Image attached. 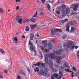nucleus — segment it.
Instances as JSON below:
<instances>
[{"mask_svg": "<svg viewBox=\"0 0 79 79\" xmlns=\"http://www.w3.org/2000/svg\"><path fill=\"white\" fill-rule=\"evenodd\" d=\"M73 42L72 41H69L68 42L66 47L69 48H71V49H74L75 48L76 49H77L79 48L78 46H76L74 47V44H73Z\"/></svg>", "mask_w": 79, "mask_h": 79, "instance_id": "f257e3e1", "label": "nucleus"}, {"mask_svg": "<svg viewBox=\"0 0 79 79\" xmlns=\"http://www.w3.org/2000/svg\"><path fill=\"white\" fill-rule=\"evenodd\" d=\"M49 71V69H48L45 68L43 71L42 70H40V73L41 74V75H45V74L48 73Z\"/></svg>", "mask_w": 79, "mask_h": 79, "instance_id": "f03ea898", "label": "nucleus"}, {"mask_svg": "<svg viewBox=\"0 0 79 79\" xmlns=\"http://www.w3.org/2000/svg\"><path fill=\"white\" fill-rule=\"evenodd\" d=\"M44 47L46 48H48V49H49V50L52 49V48H53L52 44H50V43H49L48 44L47 43H45L44 44Z\"/></svg>", "mask_w": 79, "mask_h": 79, "instance_id": "7ed1b4c3", "label": "nucleus"}, {"mask_svg": "<svg viewBox=\"0 0 79 79\" xmlns=\"http://www.w3.org/2000/svg\"><path fill=\"white\" fill-rule=\"evenodd\" d=\"M62 58V57L60 56H57L56 57V60H58L56 61V63H58V64H61V59Z\"/></svg>", "mask_w": 79, "mask_h": 79, "instance_id": "20e7f679", "label": "nucleus"}, {"mask_svg": "<svg viewBox=\"0 0 79 79\" xmlns=\"http://www.w3.org/2000/svg\"><path fill=\"white\" fill-rule=\"evenodd\" d=\"M45 58V62L46 64L48 65L49 63H48V54H46L44 55Z\"/></svg>", "mask_w": 79, "mask_h": 79, "instance_id": "39448f33", "label": "nucleus"}, {"mask_svg": "<svg viewBox=\"0 0 79 79\" xmlns=\"http://www.w3.org/2000/svg\"><path fill=\"white\" fill-rule=\"evenodd\" d=\"M63 52V49H60L59 51L56 50V55H57L59 56V55H61V53Z\"/></svg>", "mask_w": 79, "mask_h": 79, "instance_id": "423d86ee", "label": "nucleus"}, {"mask_svg": "<svg viewBox=\"0 0 79 79\" xmlns=\"http://www.w3.org/2000/svg\"><path fill=\"white\" fill-rule=\"evenodd\" d=\"M49 57L50 59L51 60H54L55 59V53H51L48 55V57Z\"/></svg>", "mask_w": 79, "mask_h": 79, "instance_id": "0eeeda50", "label": "nucleus"}, {"mask_svg": "<svg viewBox=\"0 0 79 79\" xmlns=\"http://www.w3.org/2000/svg\"><path fill=\"white\" fill-rule=\"evenodd\" d=\"M78 7V5L77 4H76L74 5V4L70 6V8H73V10L74 11H77V8Z\"/></svg>", "mask_w": 79, "mask_h": 79, "instance_id": "6e6552de", "label": "nucleus"}, {"mask_svg": "<svg viewBox=\"0 0 79 79\" xmlns=\"http://www.w3.org/2000/svg\"><path fill=\"white\" fill-rule=\"evenodd\" d=\"M62 17L64 18L66 16V11L64 10H62Z\"/></svg>", "mask_w": 79, "mask_h": 79, "instance_id": "1a4fd4ad", "label": "nucleus"}, {"mask_svg": "<svg viewBox=\"0 0 79 79\" xmlns=\"http://www.w3.org/2000/svg\"><path fill=\"white\" fill-rule=\"evenodd\" d=\"M66 11H65L66 14L67 15H68L69 13V12H70V9L69 8H67L66 9Z\"/></svg>", "mask_w": 79, "mask_h": 79, "instance_id": "9d476101", "label": "nucleus"}, {"mask_svg": "<svg viewBox=\"0 0 79 79\" xmlns=\"http://www.w3.org/2000/svg\"><path fill=\"white\" fill-rule=\"evenodd\" d=\"M37 26V25L36 24H35V25H31V29H34Z\"/></svg>", "mask_w": 79, "mask_h": 79, "instance_id": "9b49d317", "label": "nucleus"}, {"mask_svg": "<svg viewBox=\"0 0 79 79\" xmlns=\"http://www.w3.org/2000/svg\"><path fill=\"white\" fill-rule=\"evenodd\" d=\"M34 35L33 34L31 33L30 34V39L31 40H32L34 39Z\"/></svg>", "mask_w": 79, "mask_h": 79, "instance_id": "f8f14e48", "label": "nucleus"}, {"mask_svg": "<svg viewBox=\"0 0 79 79\" xmlns=\"http://www.w3.org/2000/svg\"><path fill=\"white\" fill-rule=\"evenodd\" d=\"M49 66L50 67H52L53 66V62L52 61V60H51V59L49 60Z\"/></svg>", "mask_w": 79, "mask_h": 79, "instance_id": "ddd939ff", "label": "nucleus"}, {"mask_svg": "<svg viewBox=\"0 0 79 79\" xmlns=\"http://www.w3.org/2000/svg\"><path fill=\"white\" fill-rule=\"evenodd\" d=\"M55 67H56V68H57V69H60H60H64V67H63V66H61L60 67V66H55Z\"/></svg>", "mask_w": 79, "mask_h": 79, "instance_id": "4468645a", "label": "nucleus"}, {"mask_svg": "<svg viewBox=\"0 0 79 79\" xmlns=\"http://www.w3.org/2000/svg\"><path fill=\"white\" fill-rule=\"evenodd\" d=\"M64 68L66 69H70V67L68 65L67 66L66 64H64Z\"/></svg>", "mask_w": 79, "mask_h": 79, "instance_id": "2eb2a0df", "label": "nucleus"}, {"mask_svg": "<svg viewBox=\"0 0 79 79\" xmlns=\"http://www.w3.org/2000/svg\"><path fill=\"white\" fill-rule=\"evenodd\" d=\"M31 21L32 23H35V19L34 18H32L31 19Z\"/></svg>", "mask_w": 79, "mask_h": 79, "instance_id": "dca6fc26", "label": "nucleus"}, {"mask_svg": "<svg viewBox=\"0 0 79 79\" xmlns=\"http://www.w3.org/2000/svg\"><path fill=\"white\" fill-rule=\"evenodd\" d=\"M69 24L71 26H74V24L73 23V21H70L69 22Z\"/></svg>", "mask_w": 79, "mask_h": 79, "instance_id": "f3484780", "label": "nucleus"}, {"mask_svg": "<svg viewBox=\"0 0 79 79\" xmlns=\"http://www.w3.org/2000/svg\"><path fill=\"white\" fill-rule=\"evenodd\" d=\"M59 77L60 78H62L63 77V75H62V73L61 72H60L59 73Z\"/></svg>", "mask_w": 79, "mask_h": 79, "instance_id": "a211bd4d", "label": "nucleus"}, {"mask_svg": "<svg viewBox=\"0 0 79 79\" xmlns=\"http://www.w3.org/2000/svg\"><path fill=\"white\" fill-rule=\"evenodd\" d=\"M0 51L1 53L3 54V55H4V54H5V51L3 49H0Z\"/></svg>", "mask_w": 79, "mask_h": 79, "instance_id": "6ab92c4d", "label": "nucleus"}, {"mask_svg": "<svg viewBox=\"0 0 79 79\" xmlns=\"http://www.w3.org/2000/svg\"><path fill=\"white\" fill-rule=\"evenodd\" d=\"M30 50H31V51H33V50H34V47H33V46H32V45L30 46Z\"/></svg>", "mask_w": 79, "mask_h": 79, "instance_id": "aec40b11", "label": "nucleus"}, {"mask_svg": "<svg viewBox=\"0 0 79 79\" xmlns=\"http://www.w3.org/2000/svg\"><path fill=\"white\" fill-rule=\"evenodd\" d=\"M14 40H15V41H15L14 42L15 43V44H18V38H17V37H15L14 38Z\"/></svg>", "mask_w": 79, "mask_h": 79, "instance_id": "412c9836", "label": "nucleus"}, {"mask_svg": "<svg viewBox=\"0 0 79 79\" xmlns=\"http://www.w3.org/2000/svg\"><path fill=\"white\" fill-rule=\"evenodd\" d=\"M44 75L45 76H46V77H50V73H47Z\"/></svg>", "mask_w": 79, "mask_h": 79, "instance_id": "4be33fe9", "label": "nucleus"}, {"mask_svg": "<svg viewBox=\"0 0 79 79\" xmlns=\"http://www.w3.org/2000/svg\"><path fill=\"white\" fill-rule=\"evenodd\" d=\"M53 76L54 77H55L56 78V77H58V76H59V75H58V74H56V73H54L53 74Z\"/></svg>", "mask_w": 79, "mask_h": 79, "instance_id": "5701e85b", "label": "nucleus"}, {"mask_svg": "<svg viewBox=\"0 0 79 79\" xmlns=\"http://www.w3.org/2000/svg\"><path fill=\"white\" fill-rule=\"evenodd\" d=\"M67 35H64L62 37V39H65L66 38H67Z\"/></svg>", "mask_w": 79, "mask_h": 79, "instance_id": "b1692460", "label": "nucleus"}, {"mask_svg": "<svg viewBox=\"0 0 79 79\" xmlns=\"http://www.w3.org/2000/svg\"><path fill=\"white\" fill-rule=\"evenodd\" d=\"M29 21H30V20H29V19H27L25 20H24L23 21V23H26L29 22Z\"/></svg>", "mask_w": 79, "mask_h": 79, "instance_id": "393cba45", "label": "nucleus"}, {"mask_svg": "<svg viewBox=\"0 0 79 79\" xmlns=\"http://www.w3.org/2000/svg\"><path fill=\"white\" fill-rule=\"evenodd\" d=\"M52 70L53 72H54V73H55L56 72V69H54V68H52Z\"/></svg>", "mask_w": 79, "mask_h": 79, "instance_id": "a878e982", "label": "nucleus"}, {"mask_svg": "<svg viewBox=\"0 0 79 79\" xmlns=\"http://www.w3.org/2000/svg\"><path fill=\"white\" fill-rule=\"evenodd\" d=\"M61 8L62 9H64V8H66V5H63L62 6H61Z\"/></svg>", "mask_w": 79, "mask_h": 79, "instance_id": "bb28decb", "label": "nucleus"}, {"mask_svg": "<svg viewBox=\"0 0 79 79\" xmlns=\"http://www.w3.org/2000/svg\"><path fill=\"white\" fill-rule=\"evenodd\" d=\"M51 34H52V35H54V32H53V29H52L51 30Z\"/></svg>", "mask_w": 79, "mask_h": 79, "instance_id": "cd10ccee", "label": "nucleus"}, {"mask_svg": "<svg viewBox=\"0 0 79 79\" xmlns=\"http://www.w3.org/2000/svg\"><path fill=\"white\" fill-rule=\"evenodd\" d=\"M75 30V28L74 27H72L71 28L70 31L71 32H73V31H74Z\"/></svg>", "mask_w": 79, "mask_h": 79, "instance_id": "c85d7f7f", "label": "nucleus"}, {"mask_svg": "<svg viewBox=\"0 0 79 79\" xmlns=\"http://www.w3.org/2000/svg\"><path fill=\"white\" fill-rule=\"evenodd\" d=\"M23 23V20L22 19H20L19 20V24H21Z\"/></svg>", "mask_w": 79, "mask_h": 79, "instance_id": "c756f323", "label": "nucleus"}, {"mask_svg": "<svg viewBox=\"0 0 79 79\" xmlns=\"http://www.w3.org/2000/svg\"><path fill=\"white\" fill-rule=\"evenodd\" d=\"M0 12L1 13H3L4 12V10H3V9L2 8H1L0 10Z\"/></svg>", "mask_w": 79, "mask_h": 79, "instance_id": "7c9ffc66", "label": "nucleus"}, {"mask_svg": "<svg viewBox=\"0 0 79 79\" xmlns=\"http://www.w3.org/2000/svg\"><path fill=\"white\" fill-rule=\"evenodd\" d=\"M44 52L45 53H48V52H49V50L47 49H46L44 50Z\"/></svg>", "mask_w": 79, "mask_h": 79, "instance_id": "2f4dec72", "label": "nucleus"}, {"mask_svg": "<svg viewBox=\"0 0 79 79\" xmlns=\"http://www.w3.org/2000/svg\"><path fill=\"white\" fill-rule=\"evenodd\" d=\"M25 31H26V32H27V31H29V28L27 26L26 27Z\"/></svg>", "mask_w": 79, "mask_h": 79, "instance_id": "473e14b6", "label": "nucleus"}, {"mask_svg": "<svg viewBox=\"0 0 79 79\" xmlns=\"http://www.w3.org/2000/svg\"><path fill=\"white\" fill-rule=\"evenodd\" d=\"M47 6L49 10H50V5L49 4H48Z\"/></svg>", "mask_w": 79, "mask_h": 79, "instance_id": "72a5a7b5", "label": "nucleus"}, {"mask_svg": "<svg viewBox=\"0 0 79 79\" xmlns=\"http://www.w3.org/2000/svg\"><path fill=\"white\" fill-rule=\"evenodd\" d=\"M41 66L42 67H44V66H45V64L44 63H42L41 64Z\"/></svg>", "mask_w": 79, "mask_h": 79, "instance_id": "f704fd0d", "label": "nucleus"}, {"mask_svg": "<svg viewBox=\"0 0 79 79\" xmlns=\"http://www.w3.org/2000/svg\"><path fill=\"white\" fill-rule=\"evenodd\" d=\"M41 64V62H39L38 63H36V66H40Z\"/></svg>", "mask_w": 79, "mask_h": 79, "instance_id": "c9c22d12", "label": "nucleus"}, {"mask_svg": "<svg viewBox=\"0 0 79 79\" xmlns=\"http://www.w3.org/2000/svg\"><path fill=\"white\" fill-rule=\"evenodd\" d=\"M54 31L55 32H58L59 31V29H55L54 30Z\"/></svg>", "mask_w": 79, "mask_h": 79, "instance_id": "e433bc0d", "label": "nucleus"}, {"mask_svg": "<svg viewBox=\"0 0 79 79\" xmlns=\"http://www.w3.org/2000/svg\"><path fill=\"white\" fill-rule=\"evenodd\" d=\"M37 12L36 11L35 13V14L34 15L33 17H34L35 18L37 17Z\"/></svg>", "mask_w": 79, "mask_h": 79, "instance_id": "4c0bfd02", "label": "nucleus"}, {"mask_svg": "<svg viewBox=\"0 0 79 79\" xmlns=\"http://www.w3.org/2000/svg\"><path fill=\"white\" fill-rule=\"evenodd\" d=\"M19 17H17V18L16 19V21H18V20H19Z\"/></svg>", "mask_w": 79, "mask_h": 79, "instance_id": "58836bf2", "label": "nucleus"}, {"mask_svg": "<svg viewBox=\"0 0 79 79\" xmlns=\"http://www.w3.org/2000/svg\"><path fill=\"white\" fill-rule=\"evenodd\" d=\"M73 69L74 71H76V68L74 66H73Z\"/></svg>", "mask_w": 79, "mask_h": 79, "instance_id": "ea45409f", "label": "nucleus"}, {"mask_svg": "<svg viewBox=\"0 0 79 79\" xmlns=\"http://www.w3.org/2000/svg\"><path fill=\"white\" fill-rule=\"evenodd\" d=\"M29 45L32 46V43H31V41L30 40H29Z\"/></svg>", "mask_w": 79, "mask_h": 79, "instance_id": "a19ab883", "label": "nucleus"}, {"mask_svg": "<svg viewBox=\"0 0 79 79\" xmlns=\"http://www.w3.org/2000/svg\"><path fill=\"white\" fill-rule=\"evenodd\" d=\"M64 21H65V23H68V19H64Z\"/></svg>", "mask_w": 79, "mask_h": 79, "instance_id": "79ce46f5", "label": "nucleus"}, {"mask_svg": "<svg viewBox=\"0 0 79 79\" xmlns=\"http://www.w3.org/2000/svg\"><path fill=\"white\" fill-rule=\"evenodd\" d=\"M71 15H73L74 16H76L77 15V13H72L71 14Z\"/></svg>", "mask_w": 79, "mask_h": 79, "instance_id": "37998d69", "label": "nucleus"}, {"mask_svg": "<svg viewBox=\"0 0 79 79\" xmlns=\"http://www.w3.org/2000/svg\"><path fill=\"white\" fill-rule=\"evenodd\" d=\"M69 23H68L66 26V28H69Z\"/></svg>", "mask_w": 79, "mask_h": 79, "instance_id": "c03bdc74", "label": "nucleus"}, {"mask_svg": "<svg viewBox=\"0 0 79 79\" xmlns=\"http://www.w3.org/2000/svg\"><path fill=\"white\" fill-rule=\"evenodd\" d=\"M57 15H60V12L59 11H57L56 12Z\"/></svg>", "mask_w": 79, "mask_h": 79, "instance_id": "a18cd8bd", "label": "nucleus"}, {"mask_svg": "<svg viewBox=\"0 0 79 79\" xmlns=\"http://www.w3.org/2000/svg\"><path fill=\"white\" fill-rule=\"evenodd\" d=\"M42 44H46L47 43L46 42V41H43L42 42Z\"/></svg>", "mask_w": 79, "mask_h": 79, "instance_id": "49530a36", "label": "nucleus"}, {"mask_svg": "<svg viewBox=\"0 0 79 79\" xmlns=\"http://www.w3.org/2000/svg\"><path fill=\"white\" fill-rule=\"evenodd\" d=\"M36 69L37 72H39V69L38 67H36Z\"/></svg>", "mask_w": 79, "mask_h": 79, "instance_id": "de8ad7c7", "label": "nucleus"}, {"mask_svg": "<svg viewBox=\"0 0 79 79\" xmlns=\"http://www.w3.org/2000/svg\"><path fill=\"white\" fill-rule=\"evenodd\" d=\"M40 48L41 49V50H42V51H44V48H43L41 46Z\"/></svg>", "mask_w": 79, "mask_h": 79, "instance_id": "09e8293b", "label": "nucleus"}, {"mask_svg": "<svg viewBox=\"0 0 79 79\" xmlns=\"http://www.w3.org/2000/svg\"><path fill=\"white\" fill-rule=\"evenodd\" d=\"M66 31L68 32H69V28H67L66 29Z\"/></svg>", "mask_w": 79, "mask_h": 79, "instance_id": "8fccbe9b", "label": "nucleus"}, {"mask_svg": "<svg viewBox=\"0 0 79 79\" xmlns=\"http://www.w3.org/2000/svg\"><path fill=\"white\" fill-rule=\"evenodd\" d=\"M21 0H15V2H21Z\"/></svg>", "mask_w": 79, "mask_h": 79, "instance_id": "3c124183", "label": "nucleus"}, {"mask_svg": "<svg viewBox=\"0 0 79 79\" xmlns=\"http://www.w3.org/2000/svg\"><path fill=\"white\" fill-rule=\"evenodd\" d=\"M4 72V73H5L6 74H7V73H8V71L6 70H5Z\"/></svg>", "mask_w": 79, "mask_h": 79, "instance_id": "603ef678", "label": "nucleus"}, {"mask_svg": "<svg viewBox=\"0 0 79 79\" xmlns=\"http://www.w3.org/2000/svg\"><path fill=\"white\" fill-rule=\"evenodd\" d=\"M52 42L53 43H55V42L56 41H55V40H52Z\"/></svg>", "mask_w": 79, "mask_h": 79, "instance_id": "864d4df0", "label": "nucleus"}, {"mask_svg": "<svg viewBox=\"0 0 79 79\" xmlns=\"http://www.w3.org/2000/svg\"><path fill=\"white\" fill-rule=\"evenodd\" d=\"M40 15H44V13L43 12H40Z\"/></svg>", "mask_w": 79, "mask_h": 79, "instance_id": "5fc2aeb1", "label": "nucleus"}, {"mask_svg": "<svg viewBox=\"0 0 79 79\" xmlns=\"http://www.w3.org/2000/svg\"><path fill=\"white\" fill-rule=\"evenodd\" d=\"M64 71H66V72H69V69H64Z\"/></svg>", "mask_w": 79, "mask_h": 79, "instance_id": "6e6d98bb", "label": "nucleus"}, {"mask_svg": "<svg viewBox=\"0 0 79 79\" xmlns=\"http://www.w3.org/2000/svg\"><path fill=\"white\" fill-rule=\"evenodd\" d=\"M63 31V30H62V29H60V30H59V32H62V31Z\"/></svg>", "mask_w": 79, "mask_h": 79, "instance_id": "4d7b16f0", "label": "nucleus"}, {"mask_svg": "<svg viewBox=\"0 0 79 79\" xmlns=\"http://www.w3.org/2000/svg\"><path fill=\"white\" fill-rule=\"evenodd\" d=\"M27 69L29 73H30V69L28 68H27Z\"/></svg>", "mask_w": 79, "mask_h": 79, "instance_id": "13d9d810", "label": "nucleus"}, {"mask_svg": "<svg viewBox=\"0 0 79 79\" xmlns=\"http://www.w3.org/2000/svg\"><path fill=\"white\" fill-rule=\"evenodd\" d=\"M61 22L62 23H65V22L64 21V20H62L61 21Z\"/></svg>", "mask_w": 79, "mask_h": 79, "instance_id": "bf43d9fd", "label": "nucleus"}, {"mask_svg": "<svg viewBox=\"0 0 79 79\" xmlns=\"http://www.w3.org/2000/svg\"><path fill=\"white\" fill-rule=\"evenodd\" d=\"M36 35L37 36V37H39V35L38 33H37V35Z\"/></svg>", "mask_w": 79, "mask_h": 79, "instance_id": "052dcab7", "label": "nucleus"}, {"mask_svg": "<svg viewBox=\"0 0 79 79\" xmlns=\"http://www.w3.org/2000/svg\"><path fill=\"white\" fill-rule=\"evenodd\" d=\"M77 58H78L79 59V54H77Z\"/></svg>", "mask_w": 79, "mask_h": 79, "instance_id": "680f3d73", "label": "nucleus"}, {"mask_svg": "<svg viewBox=\"0 0 79 79\" xmlns=\"http://www.w3.org/2000/svg\"><path fill=\"white\" fill-rule=\"evenodd\" d=\"M19 7L18 6L17 7L16 9L17 10H19Z\"/></svg>", "mask_w": 79, "mask_h": 79, "instance_id": "e2e57ef3", "label": "nucleus"}, {"mask_svg": "<svg viewBox=\"0 0 79 79\" xmlns=\"http://www.w3.org/2000/svg\"><path fill=\"white\" fill-rule=\"evenodd\" d=\"M40 55L41 57H42V53L41 52L40 53Z\"/></svg>", "mask_w": 79, "mask_h": 79, "instance_id": "0e129e2a", "label": "nucleus"}, {"mask_svg": "<svg viewBox=\"0 0 79 79\" xmlns=\"http://www.w3.org/2000/svg\"><path fill=\"white\" fill-rule=\"evenodd\" d=\"M52 79H55V78L53 77V76H51V77Z\"/></svg>", "mask_w": 79, "mask_h": 79, "instance_id": "69168bd1", "label": "nucleus"}, {"mask_svg": "<svg viewBox=\"0 0 79 79\" xmlns=\"http://www.w3.org/2000/svg\"><path fill=\"white\" fill-rule=\"evenodd\" d=\"M41 0L43 3H45V0Z\"/></svg>", "mask_w": 79, "mask_h": 79, "instance_id": "338daca9", "label": "nucleus"}, {"mask_svg": "<svg viewBox=\"0 0 79 79\" xmlns=\"http://www.w3.org/2000/svg\"><path fill=\"white\" fill-rule=\"evenodd\" d=\"M22 37H23V39H25V36H24V35L22 36Z\"/></svg>", "mask_w": 79, "mask_h": 79, "instance_id": "774afa93", "label": "nucleus"}]
</instances>
